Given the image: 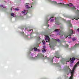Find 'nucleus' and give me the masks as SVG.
Returning <instances> with one entry per match:
<instances>
[{
    "label": "nucleus",
    "instance_id": "f257e3e1",
    "mask_svg": "<svg viewBox=\"0 0 79 79\" xmlns=\"http://www.w3.org/2000/svg\"><path fill=\"white\" fill-rule=\"evenodd\" d=\"M73 34V30H71L68 33L69 35L65 36L66 38H67V37H68V36H69V35H72Z\"/></svg>",
    "mask_w": 79,
    "mask_h": 79
},
{
    "label": "nucleus",
    "instance_id": "f03ea898",
    "mask_svg": "<svg viewBox=\"0 0 79 79\" xmlns=\"http://www.w3.org/2000/svg\"><path fill=\"white\" fill-rule=\"evenodd\" d=\"M70 60H71V61L70 62V64H72L73 63V62H74V60H75V58L74 57H72V58H70Z\"/></svg>",
    "mask_w": 79,
    "mask_h": 79
},
{
    "label": "nucleus",
    "instance_id": "7ed1b4c3",
    "mask_svg": "<svg viewBox=\"0 0 79 79\" xmlns=\"http://www.w3.org/2000/svg\"><path fill=\"white\" fill-rule=\"evenodd\" d=\"M45 40L46 42H48L50 41V38L48 36H46L45 38Z\"/></svg>",
    "mask_w": 79,
    "mask_h": 79
},
{
    "label": "nucleus",
    "instance_id": "20e7f679",
    "mask_svg": "<svg viewBox=\"0 0 79 79\" xmlns=\"http://www.w3.org/2000/svg\"><path fill=\"white\" fill-rule=\"evenodd\" d=\"M73 19H76V20H78L79 19V15H78L77 16H75L73 17Z\"/></svg>",
    "mask_w": 79,
    "mask_h": 79
},
{
    "label": "nucleus",
    "instance_id": "39448f33",
    "mask_svg": "<svg viewBox=\"0 0 79 79\" xmlns=\"http://www.w3.org/2000/svg\"><path fill=\"white\" fill-rule=\"evenodd\" d=\"M63 5H65V6H66V5H67V6H73V4L71 3H69V4H65L64 3H63Z\"/></svg>",
    "mask_w": 79,
    "mask_h": 79
},
{
    "label": "nucleus",
    "instance_id": "423d86ee",
    "mask_svg": "<svg viewBox=\"0 0 79 79\" xmlns=\"http://www.w3.org/2000/svg\"><path fill=\"white\" fill-rule=\"evenodd\" d=\"M29 4L28 3L25 4V7L26 8H32V6H31V7H29Z\"/></svg>",
    "mask_w": 79,
    "mask_h": 79
},
{
    "label": "nucleus",
    "instance_id": "0eeeda50",
    "mask_svg": "<svg viewBox=\"0 0 79 79\" xmlns=\"http://www.w3.org/2000/svg\"><path fill=\"white\" fill-rule=\"evenodd\" d=\"M77 67H76L75 65L73 67V69L72 70V71L71 72V74H74V70L75 69H76V68Z\"/></svg>",
    "mask_w": 79,
    "mask_h": 79
},
{
    "label": "nucleus",
    "instance_id": "6e6552de",
    "mask_svg": "<svg viewBox=\"0 0 79 79\" xmlns=\"http://www.w3.org/2000/svg\"><path fill=\"white\" fill-rule=\"evenodd\" d=\"M54 41H55L56 42H60L61 41L59 39H58L57 40L56 39H54Z\"/></svg>",
    "mask_w": 79,
    "mask_h": 79
},
{
    "label": "nucleus",
    "instance_id": "1a4fd4ad",
    "mask_svg": "<svg viewBox=\"0 0 79 79\" xmlns=\"http://www.w3.org/2000/svg\"><path fill=\"white\" fill-rule=\"evenodd\" d=\"M60 34L59 35H61V36H63V35H64V32H62L61 33V31H60Z\"/></svg>",
    "mask_w": 79,
    "mask_h": 79
},
{
    "label": "nucleus",
    "instance_id": "9d476101",
    "mask_svg": "<svg viewBox=\"0 0 79 79\" xmlns=\"http://www.w3.org/2000/svg\"><path fill=\"white\" fill-rule=\"evenodd\" d=\"M79 46V44H75V45H74V46H73V47H78Z\"/></svg>",
    "mask_w": 79,
    "mask_h": 79
},
{
    "label": "nucleus",
    "instance_id": "9b49d317",
    "mask_svg": "<svg viewBox=\"0 0 79 79\" xmlns=\"http://www.w3.org/2000/svg\"><path fill=\"white\" fill-rule=\"evenodd\" d=\"M55 57L56 58H60V56L59 55H57Z\"/></svg>",
    "mask_w": 79,
    "mask_h": 79
},
{
    "label": "nucleus",
    "instance_id": "f8f14e48",
    "mask_svg": "<svg viewBox=\"0 0 79 79\" xmlns=\"http://www.w3.org/2000/svg\"><path fill=\"white\" fill-rule=\"evenodd\" d=\"M76 40V39L75 38H73L72 39V40H73V42L75 41V40Z\"/></svg>",
    "mask_w": 79,
    "mask_h": 79
},
{
    "label": "nucleus",
    "instance_id": "ddd939ff",
    "mask_svg": "<svg viewBox=\"0 0 79 79\" xmlns=\"http://www.w3.org/2000/svg\"><path fill=\"white\" fill-rule=\"evenodd\" d=\"M69 27H72V24H71V23H70V21H69Z\"/></svg>",
    "mask_w": 79,
    "mask_h": 79
},
{
    "label": "nucleus",
    "instance_id": "4468645a",
    "mask_svg": "<svg viewBox=\"0 0 79 79\" xmlns=\"http://www.w3.org/2000/svg\"><path fill=\"white\" fill-rule=\"evenodd\" d=\"M55 24H58L59 25V22L56 21V20L55 21Z\"/></svg>",
    "mask_w": 79,
    "mask_h": 79
},
{
    "label": "nucleus",
    "instance_id": "2eb2a0df",
    "mask_svg": "<svg viewBox=\"0 0 79 79\" xmlns=\"http://www.w3.org/2000/svg\"><path fill=\"white\" fill-rule=\"evenodd\" d=\"M11 15L12 16L14 17V16H15V14L14 13H12L11 14Z\"/></svg>",
    "mask_w": 79,
    "mask_h": 79
},
{
    "label": "nucleus",
    "instance_id": "dca6fc26",
    "mask_svg": "<svg viewBox=\"0 0 79 79\" xmlns=\"http://www.w3.org/2000/svg\"><path fill=\"white\" fill-rule=\"evenodd\" d=\"M42 42L43 43V44H45V42L44 41V40H43L42 41Z\"/></svg>",
    "mask_w": 79,
    "mask_h": 79
},
{
    "label": "nucleus",
    "instance_id": "f3484780",
    "mask_svg": "<svg viewBox=\"0 0 79 79\" xmlns=\"http://www.w3.org/2000/svg\"><path fill=\"white\" fill-rule=\"evenodd\" d=\"M25 11H26V10H24V11H22V13H25Z\"/></svg>",
    "mask_w": 79,
    "mask_h": 79
},
{
    "label": "nucleus",
    "instance_id": "a211bd4d",
    "mask_svg": "<svg viewBox=\"0 0 79 79\" xmlns=\"http://www.w3.org/2000/svg\"><path fill=\"white\" fill-rule=\"evenodd\" d=\"M54 31H55V32H58V31H59V30H58V29H56Z\"/></svg>",
    "mask_w": 79,
    "mask_h": 79
},
{
    "label": "nucleus",
    "instance_id": "6ab92c4d",
    "mask_svg": "<svg viewBox=\"0 0 79 79\" xmlns=\"http://www.w3.org/2000/svg\"><path fill=\"white\" fill-rule=\"evenodd\" d=\"M34 50L35 51H37V48H34Z\"/></svg>",
    "mask_w": 79,
    "mask_h": 79
},
{
    "label": "nucleus",
    "instance_id": "aec40b11",
    "mask_svg": "<svg viewBox=\"0 0 79 79\" xmlns=\"http://www.w3.org/2000/svg\"><path fill=\"white\" fill-rule=\"evenodd\" d=\"M15 11H19V9L15 8Z\"/></svg>",
    "mask_w": 79,
    "mask_h": 79
},
{
    "label": "nucleus",
    "instance_id": "412c9836",
    "mask_svg": "<svg viewBox=\"0 0 79 79\" xmlns=\"http://www.w3.org/2000/svg\"><path fill=\"white\" fill-rule=\"evenodd\" d=\"M56 65H57V66H59V63H56Z\"/></svg>",
    "mask_w": 79,
    "mask_h": 79
},
{
    "label": "nucleus",
    "instance_id": "4be33fe9",
    "mask_svg": "<svg viewBox=\"0 0 79 79\" xmlns=\"http://www.w3.org/2000/svg\"><path fill=\"white\" fill-rule=\"evenodd\" d=\"M34 4H35V3L33 2L31 4V6H32V5H34Z\"/></svg>",
    "mask_w": 79,
    "mask_h": 79
},
{
    "label": "nucleus",
    "instance_id": "5701e85b",
    "mask_svg": "<svg viewBox=\"0 0 79 79\" xmlns=\"http://www.w3.org/2000/svg\"><path fill=\"white\" fill-rule=\"evenodd\" d=\"M42 52H46V51L45 49H43L42 50Z\"/></svg>",
    "mask_w": 79,
    "mask_h": 79
},
{
    "label": "nucleus",
    "instance_id": "b1692460",
    "mask_svg": "<svg viewBox=\"0 0 79 79\" xmlns=\"http://www.w3.org/2000/svg\"><path fill=\"white\" fill-rule=\"evenodd\" d=\"M72 8L73 9V10H74L75 9V7H74V6L72 7Z\"/></svg>",
    "mask_w": 79,
    "mask_h": 79
},
{
    "label": "nucleus",
    "instance_id": "393cba45",
    "mask_svg": "<svg viewBox=\"0 0 79 79\" xmlns=\"http://www.w3.org/2000/svg\"><path fill=\"white\" fill-rule=\"evenodd\" d=\"M37 51L38 52H40V50H39V49H37Z\"/></svg>",
    "mask_w": 79,
    "mask_h": 79
},
{
    "label": "nucleus",
    "instance_id": "a878e982",
    "mask_svg": "<svg viewBox=\"0 0 79 79\" xmlns=\"http://www.w3.org/2000/svg\"><path fill=\"white\" fill-rule=\"evenodd\" d=\"M77 31H78V32H79V28H78V29H77Z\"/></svg>",
    "mask_w": 79,
    "mask_h": 79
},
{
    "label": "nucleus",
    "instance_id": "bb28decb",
    "mask_svg": "<svg viewBox=\"0 0 79 79\" xmlns=\"http://www.w3.org/2000/svg\"><path fill=\"white\" fill-rule=\"evenodd\" d=\"M32 30V31H33V30H28V31H31V30Z\"/></svg>",
    "mask_w": 79,
    "mask_h": 79
},
{
    "label": "nucleus",
    "instance_id": "cd10ccee",
    "mask_svg": "<svg viewBox=\"0 0 79 79\" xmlns=\"http://www.w3.org/2000/svg\"><path fill=\"white\" fill-rule=\"evenodd\" d=\"M22 33L23 34H24V32H22Z\"/></svg>",
    "mask_w": 79,
    "mask_h": 79
},
{
    "label": "nucleus",
    "instance_id": "c85d7f7f",
    "mask_svg": "<svg viewBox=\"0 0 79 79\" xmlns=\"http://www.w3.org/2000/svg\"><path fill=\"white\" fill-rule=\"evenodd\" d=\"M53 18V17H51L50 18V19H52V18Z\"/></svg>",
    "mask_w": 79,
    "mask_h": 79
},
{
    "label": "nucleus",
    "instance_id": "c756f323",
    "mask_svg": "<svg viewBox=\"0 0 79 79\" xmlns=\"http://www.w3.org/2000/svg\"><path fill=\"white\" fill-rule=\"evenodd\" d=\"M69 39H70V38H71V36L69 37Z\"/></svg>",
    "mask_w": 79,
    "mask_h": 79
},
{
    "label": "nucleus",
    "instance_id": "7c9ffc66",
    "mask_svg": "<svg viewBox=\"0 0 79 79\" xmlns=\"http://www.w3.org/2000/svg\"><path fill=\"white\" fill-rule=\"evenodd\" d=\"M44 58L46 59L47 58V56H45L44 57Z\"/></svg>",
    "mask_w": 79,
    "mask_h": 79
},
{
    "label": "nucleus",
    "instance_id": "2f4dec72",
    "mask_svg": "<svg viewBox=\"0 0 79 79\" xmlns=\"http://www.w3.org/2000/svg\"><path fill=\"white\" fill-rule=\"evenodd\" d=\"M53 19H52L51 20V21H53Z\"/></svg>",
    "mask_w": 79,
    "mask_h": 79
},
{
    "label": "nucleus",
    "instance_id": "473e14b6",
    "mask_svg": "<svg viewBox=\"0 0 79 79\" xmlns=\"http://www.w3.org/2000/svg\"><path fill=\"white\" fill-rule=\"evenodd\" d=\"M60 5H62V3H60Z\"/></svg>",
    "mask_w": 79,
    "mask_h": 79
},
{
    "label": "nucleus",
    "instance_id": "72a5a7b5",
    "mask_svg": "<svg viewBox=\"0 0 79 79\" xmlns=\"http://www.w3.org/2000/svg\"><path fill=\"white\" fill-rule=\"evenodd\" d=\"M11 10H12V9H11Z\"/></svg>",
    "mask_w": 79,
    "mask_h": 79
},
{
    "label": "nucleus",
    "instance_id": "f704fd0d",
    "mask_svg": "<svg viewBox=\"0 0 79 79\" xmlns=\"http://www.w3.org/2000/svg\"><path fill=\"white\" fill-rule=\"evenodd\" d=\"M33 50V49H32V50Z\"/></svg>",
    "mask_w": 79,
    "mask_h": 79
},
{
    "label": "nucleus",
    "instance_id": "c9c22d12",
    "mask_svg": "<svg viewBox=\"0 0 79 79\" xmlns=\"http://www.w3.org/2000/svg\"><path fill=\"white\" fill-rule=\"evenodd\" d=\"M56 19V18H55V19Z\"/></svg>",
    "mask_w": 79,
    "mask_h": 79
},
{
    "label": "nucleus",
    "instance_id": "e433bc0d",
    "mask_svg": "<svg viewBox=\"0 0 79 79\" xmlns=\"http://www.w3.org/2000/svg\"><path fill=\"white\" fill-rule=\"evenodd\" d=\"M48 27L49 26V25H48Z\"/></svg>",
    "mask_w": 79,
    "mask_h": 79
},
{
    "label": "nucleus",
    "instance_id": "4c0bfd02",
    "mask_svg": "<svg viewBox=\"0 0 79 79\" xmlns=\"http://www.w3.org/2000/svg\"><path fill=\"white\" fill-rule=\"evenodd\" d=\"M32 0V1H33V0Z\"/></svg>",
    "mask_w": 79,
    "mask_h": 79
},
{
    "label": "nucleus",
    "instance_id": "58836bf2",
    "mask_svg": "<svg viewBox=\"0 0 79 79\" xmlns=\"http://www.w3.org/2000/svg\"><path fill=\"white\" fill-rule=\"evenodd\" d=\"M64 21H65V19H64Z\"/></svg>",
    "mask_w": 79,
    "mask_h": 79
},
{
    "label": "nucleus",
    "instance_id": "ea45409f",
    "mask_svg": "<svg viewBox=\"0 0 79 79\" xmlns=\"http://www.w3.org/2000/svg\"><path fill=\"white\" fill-rule=\"evenodd\" d=\"M48 21H49V20L48 21Z\"/></svg>",
    "mask_w": 79,
    "mask_h": 79
},
{
    "label": "nucleus",
    "instance_id": "a19ab883",
    "mask_svg": "<svg viewBox=\"0 0 79 79\" xmlns=\"http://www.w3.org/2000/svg\"><path fill=\"white\" fill-rule=\"evenodd\" d=\"M26 29H27V28H26Z\"/></svg>",
    "mask_w": 79,
    "mask_h": 79
},
{
    "label": "nucleus",
    "instance_id": "79ce46f5",
    "mask_svg": "<svg viewBox=\"0 0 79 79\" xmlns=\"http://www.w3.org/2000/svg\"><path fill=\"white\" fill-rule=\"evenodd\" d=\"M26 14H27V13H26Z\"/></svg>",
    "mask_w": 79,
    "mask_h": 79
}]
</instances>
